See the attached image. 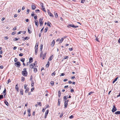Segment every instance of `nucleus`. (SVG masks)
I'll list each match as a JSON object with an SVG mask.
<instances>
[{
	"mask_svg": "<svg viewBox=\"0 0 120 120\" xmlns=\"http://www.w3.org/2000/svg\"><path fill=\"white\" fill-rule=\"evenodd\" d=\"M23 70H24L22 72V75L24 76H26L27 75V72L26 71V68H24Z\"/></svg>",
	"mask_w": 120,
	"mask_h": 120,
	"instance_id": "1",
	"label": "nucleus"
},
{
	"mask_svg": "<svg viewBox=\"0 0 120 120\" xmlns=\"http://www.w3.org/2000/svg\"><path fill=\"white\" fill-rule=\"evenodd\" d=\"M15 66H16L17 68H19L21 64L18 61L15 63Z\"/></svg>",
	"mask_w": 120,
	"mask_h": 120,
	"instance_id": "2",
	"label": "nucleus"
},
{
	"mask_svg": "<svg viewBox=\"0 0 120 120\" xmlns=\"http://www.w3.org/2000/svg\"><path fill=\"white\" fill-rule=\"evenodd\" d=\"M36 61L34 64H30V68H31V69L34 68L33 67H34V66L35 65V63H36Z\"/></svg>",
	"mask_w": 120,
	"mask_h": 120,
	"instance_id": "3",
	"label": "nucleus"
},
{
	"mask_svg": "<svg viewBox=\"0 0 120 120\" xmlns=\"http://www.w3.org/2000/svg\"><path fill=\"white\" fill-rule=\"evenodd\" d=\"M69 26H70L71 27H73V28H77V27H78V26H75V25L74 24H69L68 25V26L67 27H69Z\"/></svg>",
	"mask_w": 120,
	"mask_h": 120,
	"instance_id": "4",
	"label": "nucleus"
},
{
	"mask_svg": "<svg viewBox=\"0 0 120 120\" xmlns=\"http://www.w3.org/2000/svg\"><path fill=\"white\" fill-rule=\"evenodd\" d=\"M43 19H40L39 20V22L40 24V26H42L43 24V22H42V20Z\"/></svg>",
	"mask_w": 120,
	"mask_h": 120,
	"instance_id": "5",
	"label": "nucleus"
},
{
	"mask_svg": "<svg viewBox=\"0 0 120 120\" xmlns=\"http://www.w3.org/2000/svg\"><path fill=\"white\" fill-rule=\"evenodd\" d=\"M31 28V25L29 26V27L28 28V30L29 33V34H30L31 33V31L30 30Z\"/></svg>",
	"mask_w": 120,
	"mask_h": 120,
	"instance_id": "6",
	"label": "nucleus"
},
{
	"mask_svg": "<svg viewBox=\"0 0 120 120\" xmlns=\"http://www.w3.org/2000/svg\"><path fill=\"white\" fill-rule=\"evenodd\" d=\"M34 22L36 25V26H37L38 27L39 24L38 20H35L34 21Z\"/></svg>",
	"mask_w": 120,
	"mask_h": 120,
	"instance_id": "7",
	"label": "nucleus"
},
{
	"mask_svg": "<svg viewBox=\"0 0 120 120\" xmlns=\"http://www.w3.org/2000/svg\"><path fill=\"white\" fill-rule=\"evenodd\" d=\"M42 6V8L43 11H44L45 12H46V11L45 9V8L44 7V6H43V3H41L40 4Z\"/></svg>",
	"mask_w": 120,
	"mask_h": 120,
	"instance_id": "8",
	"label": "nucleus"
},
{
	"mask_svg": "<svg viewBox=\"0 0 120 120\" xmlns=\"http://www.w3.org/2000/svg\"><path fill=\"white\" fill-rule=\"evenodd\" d=\"M48 14L50 16L52 17H53L54 16L49 11V10H48Z\"/></svg>",
	"mask_w": 120,
	"mask_h": 120,
	"instance_id": "9",
	"label": "nucleus"
},
{
	"mask_svg": "<svg viewBox=\"0 0 120 120\" xmlns=\"http://www.w3.org/2000/svg\"><path fill=\"white\" fill-rule=\"evenodd\" d=\"M68 105V103L67 101H65L64 103V108H66L67 107Z\"/></svg>",
	"mask_w": 120,
	"mask_h": 120,
	"instance_id": "10",
	"label": "nucleus"
},
{
	"mask_svg": "<svg viewBox=\"0 0 120 120\" xmlns=\"http://www.w3.org/2000/svg\"><path fill=\"white\" fill-rule=\"evenodd\" d=\"M31 7H32V9L33 10L35 9L36 8V7L35 6V5L34 4V5L33 4L32 5Z\"/></svg>",
	"mask_w": 120,
	"mask_h": 120,
	"instance_id": "11",
	"label": "nucleus"
},
{
	"mask_svg": "<svg viewBox=\"0 0 120 120\" xmlns=\"http://www.w3.org/2000/svg\"><path fill=\"white\" fill-rule=\"evenodd\" d=\"M29 62L30 63H31L33 61V58H32L30 57V58L29 59Z\"/></svg>",
	"mask_w": 120,
	"mask_h": 120,
	"instance_id": "12",
	"label": "nucleus"
},
{
	"mask_svg": "<svg viewBox=\"0 0 120 120\" xmlns=\"http://www.w3.org/2000/svg\"><path fill=\"white\" fill-rule=\"evenodd\" d=\"M55 41L54 40H53L52 42V43L51 44V46H52L53 47L55 44Z\"/></svg>",
	"mask_w": 120,
	"mask_h": 120,
	"instance_id": "13",
	"label": "nucleus"
},
{
	"mask_svg": "<svg viewBox=\"0 0 120 120\" xmlns=\"http://www.w3.org/2000/svg\"><path fill=\"white\" fill-rule=\"evenodd\" d=\"M6 89L5 88L4 90L3 91V94L5 95H6Z\"/></svg>",
	"mask_w": 120,
	"mask_h": 120,
	"instance_id": "14",
	"label": "nucleus"
},
{
	"mask_svg": "<svg viewBox=\"0 0 120 120\" xmlns=\"http://www.w3.org/2000/svg\"><path fill=\"white\" fill-rule=\"evenodd\" d=\"M26 89V90L25 92V93H27L28 92L29 90V88L28 87H27V88H26V89Z\"/></svg>",
	"mask_w": 120,
	"mask_h": 120,
	"instance_id": "15",
	"label": "nucleus"
},
{
	"mask_svg": "<svg viewBox=\"0 0 120 120\" xmlns=\"http://www.w3.org/2000/svg\"><path fill=\"white\" fill-rule=\"evenodd\" d=\"M18 84H17L15 86V89L17 91H19V89L18 88Z\"/></svg>",
	"mask_w": 120,
	"mask_h": 120,
	"instance_id": "16",
	"label": "nucleus"
},
{
	"mask_svg": "<svg viewBox=\"0 0 120 120\" xmlns=\"http://www.w3.org/2000/svg\"><path fill=\"white\" fill-rule=\"evenodd\" d=\"M4 103L7 106H8L9 105V104L7 102V101L5 100L4 101Z\"/></svg>",
	"mask_w": 120,
	"mask_h": 120,
	"instance_id": "17",
	"label": "nucleus"
},
{
	"mask_svg": "<svg viewBox=\"0 0 120 120\" xmlns=\"http://www.w3.org/2000/svg\"><path fill=\"white\" fill-rule=\"evenodd\" d=\"M117 110L116 108H112V112H114Z\"/></svg>",
	"mask_w": 120,
	"mask_h": 120,
	"instance_id": "18",
	"label": "nucleus"
},
{
	"mask_svg": "<svg viewBox=\"0 0 120 120\" xmlns=\"http://www.w3.org/2000/svg\"><path fill=\"white\" fill-rule=\"evenodd\" d=\"M53 56V55H52V56H50V58L49 59V61H50L52 60L53 58V57H52Z\"/></svg>",
	"mask_w": 120,
	"mask_h": 120,
	"instance_id": "19",
	"label": "nucleus"
},
{
	"mask_svg": "<svg viewBox=\"0 0 120 120\" xmlns=\"http://www.w3.org/2000/svg\"><path fill=\"white\" fill-rule=\"evenodd\" d=\"M20 93L22 95H23V90L22 89H21L20 90Z\"/></svg>",
	"mask_w": 120,
	"mask_h": 120,
	"instance_id": "20",
	"label": "nucleus"
},
{
	"mask_svg": "<svg viewBox=\"0 0 120 120\" xmlns=\"http://www.w3.org/2000/svg\"><path fill=\"white\" fill-rule=\"evenodd\" d=\"M115 114L116 115L120 114V111H117L115 112Z\"/></svg>",
	"mask_w": 120,
	"mask_h": 120,
	"instance_id": "21",
	"label": "nucleus"
},
{
	"mask_svg": "<svg viewBox=\"0 0 120 120\" xmlns=\"http://www.w3.org/2000/svg\"><path fill=\"white\" fill-rule=\"evenodd\" d=\"M43 45L42 44H41L40 46V49L41 51H42V50L43 48Z\"/></svg>",
	"mask_w": 120,
	"mask_h": 120,
	"instance_id": "22",
	"label": "nucleus"
},
{
	"mask_svg": "<svg viewBox=\"0 0 120 120\" xmlns=\"http://www.w3.org/2000/svg\"><path fill=\"white\" fill-rule=\"evenodd\" d=\"M118 78V77H117L114 79V80L113 82V83H114L117 80Z\"/></svg>",
	"mask_w": 120,
	"mask_h": 120,
	"instance_id": "23",
	"label": "nucleus"
},
{
	"mask_svg": "<svg viewBox=\"0 0 120 120\" xmlns=\"http://www.w3.org/2000/svg\"><path fill=\"white\" fill-rule=\"evenodd\" d=\"M49 110H47L45 112V115H47L49 113Z\"/></svg>",
	"mask_w": 120,
	"mask_h": 120,
	"instance_id": "24",
	"label": "nucleus"
},
{
	"mask_svg": "<svg viewBox=\"0 0 120 120\" xmlns=\"http://www.w3.org/2000/svg\"><path fill=\"white\" fill-rule=\"evenodd\" d=\"M51 24V23L49 22L48 21L47 22V25L49 26L50 27H51V26L50 24Z\"/></svg>",
	"mask_w": 120,
	"mask_h": 120,
	"instance_id": "25",
	"label": "nucleus"
},
{
	"mask_svg": "<svg viewBox=\"0 0 120 120\" xmlns=\"http://www.w3.org/2000/svg\"><path fill=\"white\" fill-rule=\"evenodd\" d=\"M58 97H60V96H61V92H60V91H58Z\"/></svg>",
	"mask_w": 120,
	"mask_h": 120,
	"instance_id": "26",
	"label": "nucleus"
},
{
	"mask_svg": "<svg viewBox=\"0 0 120 120\" xmlns=\"http://www.w3.org/2000/svg\"><path fill=\"white\" fill-rule=\"evenodd\" d=\"M35 55H37V53L38 51V49H35Z\"/></svg>",
	"mask_w": 120,
	"mask_h": 120,
	"instance_id": "27",
	"label": "nucleus"
},
{
	"mask_svg": "<svg viewBox=\"0 0 120 120\" xmlns=\"http://www.w3.org/2000/svg\"><path fill=\"white\" fill-rule=\"evenodd\" d=\"M48 29V27H46L45 29L44 32L45 33H46L47 31V30Z\"/></svg>",
	"mask_w": 120,
	"mask_h": 120,
	"instance_id": "28",
	"label": "nucleus"
},
{
	"mask_svg": "<svg viewBox=\"0 0 120 120\" xmlns=\"http://www.w3.org/2000/svg\"><path fill=\"white\" fill-rule=\"evenodd\" d=\"M49 65V61H48L47 64L46 65V66L47 67H48Z\"/></svg>",
	"mask_w": 120,
	"mask_h": 120,
	"instance_id": "29",
	"label": "nucleus"
},
{
	"mask_svg": "<svg viewBox=\"0 0 120 120\" xmlns=\"http://www.w3.org/2000/svg\"><path fill=\"white\" fill-rule=\"evenodd\" d=\"M31 82H32V83H31V86H33L34 85V81H33L32 80H31Z\"/></svg>",
	"mask_w": 120,
	"mask_h": 120,
	"instance_id": "30",
	"label": "nucleus"
},
{
	"mask_svg": "<svg viewBox=\"0 0 120 120\" xmlns=\"http://www.w3.org/2000/svg\"><path fill=\"white\" fill-rule=\"evenodd\" d=\"M60 99H58V105H60Z\"/></svg>",
	"mask_w": 120,
	"mask_h": 120,
	"instance_id": "31",
	"label": "nucleus"
},
{
	"mask_svg": "<svg viewBox=\"0 0 120 120\" xmlns=\"http://www.w3.org/2000/svg\"><path fill=\"white\" fill-rule=\"evenodd\" d=\"M63 40H64V38H61V39L60 40V43H61L63 42Z\"/></svg>",
	"mask_w": 120,
	"mask_h": 120,
	"instance_id": "32",
	"label": "nucleus"
},
{
	"mask_svg": "<svg viewBox=\"0 0 120 120\" xmlns=\"http://www.w3.org/2000/svg\"><path fill=\"white\" fill-rule=\"evenodd\" d=\"M20 60L23 62H24L25 61V58H22Z\"/></svg>",
	"mask_w": 120,
	"mask_h": 120,
	"instance_id": "33",
	"label": "nucleus"
},
{
	"mask_svg": "<svg viewBox=\"0 0 120 120\" xmlns=\"http://www.w3.org/2000/svg\"><path fill=\"white\" fill-rule=\"evenodd\" d=\"M25 80V78L23 77H22L21 79V81H24Z\"/></svg>",
	"mask_w": 120,
	"mask_h": 120,
	"instance_id": "34",
	"label": "nucleus"
},
{
	"mask_svg": "<svg viewBox=\"0 0 120 120\" xmlns=\"http://www.w3.org/2000/svg\"><path fill=\"white\" fill-rule=\"evenodd\" d=\"M37 71V69L36 68H35L34 69V72H36Z\"/></svg>",
	"mask_w": 120,
	"mask_h": 120,
	"instance_id": "35",
	"label": "nucleus"
},
{
	"mask_svg": "<svg viewBox=\"0 0 120 120\" xmlns=\"http://www.w3.org/2000/svg\"><path fill=\"white\" fill-rule=\"evenodd\" d=\"M38 104L40 106H41V103L39 102H37Z\"/></svg>",
	"mask_w": 120,
	"mask_h": 120,
	"instance_id": "36",
	"label": "nucleus"
},
{
	"mask_svg": "<svg viewBox=\"0 0 120 120\" xmlns=\"http://www.w3.org/2000/svg\"><path fill=\"white\" fill-rule=\"evenodd\" d=\"M68 96H64V99L65 100L67 99V98Z\"/></svg>",
	"mask_w": 120,
	"mask_h": 120,
	"instance_id": "37",
	"label": "nucleus"
},
{
	"mask_svg": "<svg viewBox=\"0 0 120 120\" xmlns=\"http://www.w3.org/2000/svg\"><path fill=\"white\" fill-rule=\"evenodd\" d=\"M19 39H20V38H15L14 39V41H16L18 40Z\"/></svg>",
	"mask_w": 120,
	"mask_h": 120,
	"instance_id": "38",
	"label": "nucleus"
},
{
	"mask_svg": "<svg viewBox=\"0 0 120 120\" xmlns=\"http://www.w3.org/2000/svg\"><path fill=\"white\" fill-rule=\"evenodd\" d=\"M3 98V95H0V99H1Z\"/></svg>",
	"mask_w": 120,
	"mask_h": 120,
	"instance_id": "39",
	"label": "nucleus"
},
{
	"mask_svg": "<svg viewBox=\"0 0 120 120\" xmlns=\"http://www.w3.org/2000/svg\"><path fill=\"white\" fill-rule=\"evenodd\" d=\"M56 74V73L55 71H54L51 74V75L52 76H53V75H54Z\"/></svg>",
	"mask_w": 120,
	"mask_h": 120,
	"instance_id": "40",
	"label": "nucleus"
},
{
	"mask_svg": "<svg viewBox=\"0 0 120 120\" xmlns=\"http://www.w3.org/2000/svg\"><path fill=\"white\" fill-rule=\"evenodd\" d=\"M50 83L52 86H53L54 84V82L53 81L51 82Z\"/></svg>",
	"mask_w": 120,
	"mask_h": 120,
	"instance_id": "41",
	"label": "nucleus"
},
{
	"mask_svg": "<svg viewBox=\"0 0 120 120\" xmlns=\"http://www.w3.org/2000/svg\"><path fill=\"white\" fill-rule=\"evenodd\" d=\"M41 51V52L40 54V56L41 57V56H42V55L43 54V52L42 51Z\"/></svg>",
	"mask_w": 120,
	"mask_h": 120,
	"instance_id": "42",
	"label": "nucleus"
},
{
	"mask_svg": "<svg viewBox=\"0 0 120 120\" xmlns=\"http://www.w3.org/2000/svg\"><path fill=\"white\" fill-rule=\"evenodd\" d=\"M68 58V56H65L63 60L66 59Z\"/></svg>",
	"mask_w": 120,
	"mask_h": 120,
	"instance_id": "43",
	"label": "nucleus"
},
{
	"mask_svg": "<svg viewBox=\"0 0 120 120\" xmlns=\"http://www.w3.org/2000/svg\"><path fill=\"white\" fill-rule=\"evenodd\" d=\"M38 44L37 45V46H36H36L35 47V49H38Z\"/></svg>",
	"mask_w": 120,
	"mask_h": 120,
	"instance_id": "44",
	"label": "nucleus"
},
{
	"mask_svg": "<svg viewBox=\"0 0 120 120\" xmlns=\"http://www.w3.org/2000/svg\"><path fill=\"white\" fill-rule=\"evenodd\" d=\"M23 55V54L22 53H20V54H19V56H22Z\"/></svg>",
	"mask_w": 120,
	"mask_h": 120,
	"instance_id": "45",
	"label": "nucleus"
},
{
	"mask_svg": "<svg viewBox=\"0 0 120 120\" xmlns=\"http://www.w3.org/2000/svg\"><path fill=\"white\" fill-rule=\"evenodd\" d=\"M63 113H62L61 114H60V117L61 118L62 117V116H63Z\"/></svg>",
	"mask_w": 120,
	"mask_h": 120,
	"instance_id": "46",
	"label": "nucleus"
},
{
	"mask_svg": "<svg viewBox=\"0 0 120 120\" xmlns=\"http://www.w3.org/2000/svg\"><path fill=\"white\" fill-rule=\"evenodd\" d=\"M94 93V92H91L89 93L88 95H91V94H92Z\"/></svg>",
	"mask_w": 120,
	"mask_h": 120,
	"instance_id": "47",
	"label": "nucleus"
},
{
	"mask_svg": "<svg viewBox=\"0 0 120 120\" xmlns=\"http://www.w3.org/2000/svg\"><path fill=\"white\" fill-rule=\"evenodd\" d=\"M22 32V31H20L18 32L17 33V34H21Z\"/></svg>",
	"mask_w": 120,
	"mask_h": 120,
	"instance_id": "48",
	"label": "nucleus"
},
{
	"mask_svg": "<svg viewBox=\"0 0 120 120\" xmlns=\"http://www.w3.org/2000/svg\"><path fill=\"white\" fill-rule=\"evenodd\" d=\"M55 17L56 18H57L58 16L57 13H56L55 14Z\"/></svg>",
	"mask_w": 120,
	"mask_h": 120,
	"instance_id": "49",
	"label": "nucleus"
},
{
	"mask_svg": "<svg viewBox=\"0 0 120 120\" xmlns=\"http://www.w3.org/2000/svg\"><path fill=\"white\" fill-rule=\"evenodd\" d=\"M29 38L28 37H26L25 38V40H28Z\"/></svg>",
	"mask_w": 120,
	"mask_h": 120,
	"instance_id": "50",
	"label": "nucleus"
},
{
	"mask_svg": "<svg viewBox=\"0 0 120 120\" xmlns=\"http://www.w3.org/2000/svg\"><path fill=\"white\" fill-rule=\"evenodd\" d=\"M8 37L6 36L4 37V39L6 40L8 39Z\"/></svg>",
	"mask_w": 120,
	"mask_h": 120,
	"instance_id": "51",
	"label": "nucleus"
},
{
	"mask_svg": "<svg viewBox=\"0 0 120 120\" xmlns=\"http://www.w3.org/2000/svg\"><path fill=\"white\" fill-rule=\"evenodd\" d=\"M74 116L73 115H71L69 117V118L70 119H72L73 118Z\"/></svg>",
	"mask_w": 120,
	"mask_h": 120,
	"instance_id": "52",
	"label": "nucleus"
},
{
	"mask_svg": "<svg viewBox=\"0 0 120 120\" xmlns=\"http://www.w3.org/2000/svg\"><path fill=\"white\" fill-rule=\"evenodd\" d=\"M34 12H32V14L31 15L32 16H33L34 15Z\"/></svg>",
	"mask_w": 120,
	"mask_h": 120,
	"instance_id": "53",
	"label": "nucleus"
},
{
	"mask_svg": "<svg viewBox=\"0 0 120 120\" xmlns=\"http://www.w3.org/2000/svg\"><path fill=\"white\" fill-rule=\"evenodd\" d=\"M16 33V32L14 31V32H12L11 34L12 35H13L15 34Z\"/></svg>",
	"mask_w": 120,
	"mask_h": 120,
	"instance_id": "54",
	"label": "nucleus"
},
{
	"mask_svg": "<svg viewBox=\"0 0 120 120\" xmlns=\"http://www.w3.org/2000/svg\"><path fill=\"white\" fill-rule=\"evenodd\" d=\"M32 75H31L30 77V80L31 81V80H32Z\"/></svg>",
	"mask_w": 120,
	"mask_h": 120,
	"instance_id": "55",
	"label": "nucleus"
},
{
	"mask_svg": "<svg viewBox=\"0 0 120 120\" xmlns=\"http://www.w3.org/2000/svg\"><path fill=\"white\" fill-rule=\"evenodd\" d=\"M46 52L45 53H44V54H43V57H45V56L46 55Z\"/></svg>",
	"mask_w": 120,
	"mask_h": 120,
	"instance_id": "56",
	"label": "nucleus"
},
{
	"mask_svg": "<svg viewBox=\"0 0 120 120\" xmlns=\"http://www.w3.org/2000/svg\"><path fill=\"white\" fill-rule=\"evenodd\" d=\"M30 109H28L27 111L28 113H30Z\"/></svg>",
	"mask_w": 120,
	"mask_h": 120,
	"instance_id": "57",
	"label": "nucleus"
},
{
	"mask_svg": "<svg viewBox=\"0 0 120 120\" xmlns=\"http://www.w3.org/2000/svg\"><path fill=\"white\" fill-rule=\"evenodd\" d=\"M74 91V90H73V89H71V93H72Z\"/></svg>",
	"mask_w": 120,
	"mask_h": 120,
	"instance_id": "58",
	"label": "nucleus"
},
{
	"mask_svg": "<svg viewBox=\"0 0 120 120\" xmlns=\"http://www.w3.org/2000/svg\"><path fill=\"white\" fill-rule=\"evenodd\" d=\"M27 85H26V84H25L24 85V88L25 89H26V88H26V87H27Z\"/></svg>",
	"mask_w": 120,
	"mask_h": 120,
	"instance_id": "59",
	"label": "nucleus"
},
{
	"mask_svg": "<svg viewBox=\"0 0 120 120\" xmlns=\"http://www.w3.org/2000/svg\"><path fill=\"white\" fill-rule=\"evenodd\" d=\"M36 15H35L34 16V18L35 19H36L37 18V16Z\"/></svg>",
	"mask_w": 120,
	"mask_h": 120,
	"instance_id": "60",
	"label": "nucleus"
},
{
	"mask_svg": "<svg viewBox=\"0 0 120 120\" xmlns=\"http://www.w3.org/2000/svg\"><path fill=\"white\" fill-rule=\"evenodd\" d=\"M65 75V74H64V73H61V75H60V76H64V75Z\"/></svg>",
	"mask_w": 120,
	"mask_h": 120,
	"instance_id": "61",
	"label": "nucleus"
},
{
	"mask_svg": "<svg viewBox=\"0 0 120 120\" xmlns=\"http://www.w3.org/2000/svg\"><path fill=\"white\" fill-rule=\"evenodd\" d=\"M17 58H15V59L14 61L15 62H16L17 61Z\"/></svg>",
	"mask_w": 120,
	"mask_h": 120,
	"instance_id": "62",
	"label": "nucleus"
},
{
	"mask_svg": "<svg viewBox=\"0 0 120 120\" xmlns=\"http://www.w3.org/2000/svg\"><path fill=\"white\" fill-rule=\"evenodd\" d=\"M16 27H15V28H13L12 29V30L14 31L16 30Z\"/></svg>",
	"mask_w": 120,
	"mask_h": 120,
	"instance_id": "63",
	"label": "nucleus"
},
{
	"mask_svg": "<svg viewBox=\"0 0 120 120\" xmlns=\"http://www.w3.org/2000/svg\"><path fill=\"white\" fill-rule=\"evenodd\" d=\"M40 11L39 9H37L35 10V12L36 13L38 11L39 12Z\"/></svg>",
	"mask_w": 120,
	"mask_h": 120,
	"instance_id": "64",
	"label": "nucleus"
}]
</instances>
